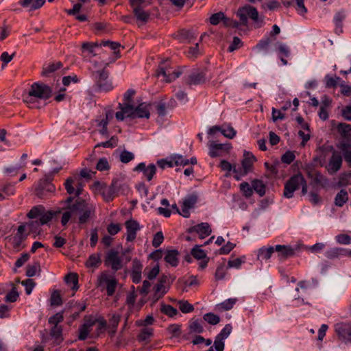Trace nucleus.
Wrapping results in <instances>:
<instances>
[{
  "instance_id": "nucleus-7",
  "label": "nucleus",
  "mask_w": 351,
  "mask_h": 351,
  "mask_svg": "<svg viewBox=\"0 0 351 351\" xmlns=\"http://www.w3.org/2000/svg\"><path fill=\"white\" fill-rule=\"evenodd\" d=\"M95 80L96 90L108 92L112 89V83L108 80V72L104 69L95 71L93 73Z\"/></svg>"
},
{
  "instance_id": "nucleus-59",
  "label": "nucleus",
  "mask_w": 351,
  "mask_h": 351,
  "mask_svg": "<svg viewBox=\"0 0 351 351\" xmlns=\"http://www.w3.org/2000/svg\"><path fill=\"white\" fill-rule=\"evenodd\" d=\"M0 191H1L5 196H10L14 193V185L10 184H0Z\"/></svg>"
},
{
  "instance_id": "nucleus-25",
  "label": "nucleus",
  "mask_w": 351,
  "mask_h": 351,
  "mask_svg": "<svg viewBox=\"0 0 351 351\" xmlns=\"http://www.w3.org/2000/svg\"><path fill=\"white\" fill-rule=\"evenodd\" d=\"M133 13L137 21L146 23L149 19L150 13L145 11L141 6L136 5L133 8Z\"/></svg>"
},
{
  "instance_id": "nucleus-18",
  "label": "nucleus",
  "mask_w": 351,
  "mask_h": 351,
  "mask_svg": "<svg viewBox=\"0 0 351 351\" xmlns=\"http://www.w3.org/2000/svg\"><path fill=\"white\" fill-rule=\"evenodd\" d=\"M189 232H196L199 235V239H203L209 236L212 230L210 226L208 223L204 222L190 228Z\"/></svg>"
},
{
  "instance_id": "nucleus-57",
  "label": "nucleus",
  "mask_w": 351,
  "mask_h": 351,
  "mask_svg": "<svg viewBox=\"0 0 351 351\" xmlns=\"http://www.w3.org/2000/svg\"><path fill=\"white\" fill-rule=\"evenodd\" d=\"M280 3L277 0H268L265 1L262 7L263 9H268L269 10H274L280 7Z\"/></svg>"
},
{
  "instance_id": "nucleus-36",
  "label": "nucleus",
  "mask_w": 351,
  "mask_h": 351,
  "mask_svg": "<svg viewBox=\"0 0 351 351\" xmlns=\"http://www.w3.org/2000/svg\"><path fill=\"white\" fill-rule=\"evenodd\" d=\"M337 130L341 135L344 138H348L351 136V125L341 123L337 125Z\"/></svg>"
},
{
  "instance_id": "nucleus-41",
  "label": "nucleus",
  "mask_w": 351,
  "mask_h": 351,
  "mask_svg": "<svg viewBox=\"0 0 351 351\" xmlns=\"http://www.w3.org/2000/svg\"><path fill=\"white\" fill-rule=\"evenodd\" d=\"M201 246L198 245H195L191 252V255L197 260L203 259L206 256V252L200 249Z\"/></svg>"
},
{
  "instance_id": "nucleus-27",
  "label": "nucleus",
  "mask_w": 351,
  "mask_h": 351,
  "mask_svg": "<svg viewBox=\"0 0 351 351\" xmlns=\"http://www.w3.org/2000/svg\"><path fill=\"white\" fill-rule=\"evenodd\" d=\"M346 255V249L342 247H332L328 250L325 256L329 259H335L343 257Z\"/></svg>"
},
{
  "instance_id": "nucleus-34",
  "label": "nucleus",
  "mask_w": 351,
  "mask_h": 351,
  "mask_svg": "<svg viewBox=\"0 0 351 351\" xmlns=\"http://www.w3.org/2000/svg\"><path fill=\"white\" fill-rule=\"evenodd\" d=\"M62 66L61 62H53L45 67H43L42 75L46 76L51 73H53Z\"/></svg>"
},
{
  "instance_id": "nucleus-32",
  "label": "nucleus",
  "mask_w": 351,
  "mask_h": 351,
  "mask_svg": "<svg viewBox=\"0 0 351 351\" xmlns=\"http://www.w3.org/2000/svg\"><path fill=\"white\" fill-rule=\"evenodd\" d=\"M348 201V193L344 189H341L335 197V204L338 207H342Z\"/></svg>"
},
{
  "instance_id": "nucleus-21",
  "label": "nucleus",
  "mask_w": 351,
  "mask_h": 351,
  "mask_svg": "<svg viewBox=\"0 0 351 351\" xmlns=\"http://www.w3.org/2000/svg\"><path fill=\"white\" fill-rule=\"evenodd\" d=\"M74 180L75 179L73 178H67L64 183V186L66 190V192L69 195H72L75 193V195L78 197L82 194L83 190V184L82 182H77L76 184V189L75 190L74 187L73 186Z\"/></svg>"
},
{
  "instance_id": "nucleus-43",
  "label": "nucleus",
  "mask_w": 351,
  "mask_h": 351,
  "mask_svg": "<svg viewBox=\"0 0 351 351\" xmlns=\"http://www.w3.org/2000/svg\"><path fill=\"white\" fill-rule=\"evenodd\" d=\"M65 310L66 308L63 311L58 312L50 317L48 319L49 324L53 326H59L58 324L64 320L63 313Z\"/></svg>"
},
{
  "instance_id": "nucleus-35",
  "label": "nucleus",
  "mask_w": 351,
  "mask_h": 351,
  "mask_svg": "<svg viewBox=\"0 0 351 351\" xmlns=\"http://www.w3.org/2000/svg\"><path fill=\"white\" fill-rule=\"evenodd\" d=\"M66 284H73L71 289L73 290H77L78 287V276L75 273H71L66 275L64 278Z\"/></svg>"
},
{
  "instance_id": "nucleus-30",
  "label": "nucleus",
  "mask_w": 351,
  "mask_h": 351,
  "mask_svg": "<svg viewBox=\"0 0 351 351\" xmlns=\"http://www.w3.org/2000/svg\"><path fill=\"white\" fill-rule=\"evenodd\" d=\"M275 251V247H261L258 250L257 257L259 260H268Z\"/></svg>"
},
{
  "instance_id": "nucleus-6",
  "label": "nucleus",
  "mask_w": 351,
  "mask_h": 351,
  "mask_svg": "<svg viewBox=\"0 0 351 351\" xmlns=\"http://www.w3.org/2000/svg\"><path fill=\"white\" fill-rule=\"evenodd\" d=\"M27 215L29 219H38L40 223L44 225L52 219L54 213L46 210L43 206H36L33 207Z\"/></svg>"
},
{
  "instance_id": "nucleus-24",
  "label": "nucleus",
  "mask_w": 351,
  "mask_h": 351,
  "mask_svg": "<svg viewBox=\"0 0 351 351\" xmlns=\"http://www.w3.org/2000/svg\"><path fill=\"white\" fill-rule=\"evenodd\" d=\"M178 256L179 252L177 250H169L166 251L164 259L172 267H176L179 263Z\"/></svg>"
},
{
  "instance_id": "nucleus-49",
  "label": "nucleus",
  "mask_w": 351,
  "mask_h": 351,
  "mask_svg": "<svg viewBox=\"0 0 351 351\" xmlns=\"http://www.w3.org/2000/svg\"><path fill=\"white\" fill-rule=\"evenodd\" d=\"M197 201V196L196 195L192 194L187 197H186L183 201L182 205L189 208H192L194 207L195 204Z\"/></svg>"
},
{
  "instance_id": "nucleus-3",
  "label": "nucleus",
  "mask_w": 351,
  "mask_h": 351,
  "mask_svg": "<svg viewBox=\"0 0 351 351\" xmlns=\"http://www.w3.org/2000/svg\"><path fill=\"white\" fill-rule=\"evenodd\" d=\"M73 215H79V223H86L95 214V208L93 204L86 200L77 199L73 204L69 206Z\"/></svg>"
},
{
  "instance_id": "nucleus-61",
  "label": "nucleus",
  "mask_w": 351,
  "mask_h": 351,
  "mask_svg": "<svg viewBox=\"0 0 351 351\" xmlns=\"http://www.w3.org/2000/svg\"><path fill=\"white\" fill-rule=\"evenodd\" d=\"M295 154L291 152H286L281 157V160L283 163L285 164H291L295 160Z\"/></svg>"
},
{
  "instance_id": "nucleus-31",
  "label": "nucleus",
  "mask_w": 351,
  "mask_h": 351,
  "mask_svg": "<svg viewBox=\"0 0 351 351\" xmlns=\"http://www.w3.org/2000/svg\"><path fill=\"white\" fill-rule=\"evenodd\" d=\"M62 326H53L51 328L49 335L55 339L56 342L59 344L62 341Z\"/></svg>"
},
{
  "instance_id": "nucleus-47",
  "label": "nucleus",
  "mask_w": 351,
  "mask_h": 351,
  "mask_svg": "<svg viewBox=\"0 0 351 351\" xmlns=\"http://www.w3.org/2000/svg\"><path fill=\"white\" fill-rule=\"evenodd\" d=\"M134 158V154L128 150H123L119 156L120 161L122 163H128Z\"/></svg>"
},
{
  "instance_id": "nucleus-37",
  "label": "nucleus",
  "mask_w": 351,
  "mask_h": 351,
  "mask_svg": "<svg viewBox=\"0 0 351 351\" xmlns=\"http://www.w3.org/2000/svg\"><path fill=\"white\" fill-rule=\"evenodd\" d=\"M101 263V256L99 254H91L86 263L87 267H96Z\"/></svg>"
},
{
  "instance_id": "nucleus-63",
  "label": "nucleus",
  "mask_w": 351,
  "mask_h": 351,
  "mask_svg": "<svg viewBox=\"0 0 351 351\" xmlns=\"http://www.w3.org/2000/svg\"><path fill=\"white\" fill-rule=\"evenodd\" d=\"M168 290L169 286L158 283H156L153 288L154 292H156V293L160 294L162 297L167 293Z\"/></svg>"
},
{
  "instance_id": "nucleus-2",
  "label": "nucleus",
  "mask_w": 351,
  "mask_h": 351,
  "mask_svg": "<svg viewBox=\"0 0 351 351\" xmlns=\"http://www.w3.org/2000/svg\"><path fill=\"white\" fill-rule=\"evenodd\" d=\"M237 15L240 19V23L226 17L224 14V19L222 21L224 26L237 28L240 25H247L248 23L247 18L251 19L254 22H258V12L254 7L251 5H245L240 8L237 12Z\"/></svg>"
},
{
  "instance_id": "nucleus-5",
  "label": "nucleus",
  "mask_w": 351,
  "mask_h": 351,
  "mask_svg": "<svg viewBox=\"0 0 351 351\" xmlns=\"http://www.w3.org/2000/svg\"><path fill=\"white\" fill-rule=\"evenodd\" d=\"M256 160L252 153L245 151L243 154V159L241 161V167L234 168L235 175L234 178L237 180H240L241 177L246 176L249 172L252 171L254 162Z\"/></svg>"
},
{
  "instance_id": "nucleus-56",
  "label": "nucleus",
  "mask_w": 351,
  "mask_h": 351,
  "mask_svg": "<svg viewBox=\"0 0 351 351\" xmlns=\"http://www.w3.org/2000/svg\"><path fill=\"white\" fill-rule=\"evenodd\" d=\"M237 302L235 298H229L221 302L219 306L224 311H229L232 309Z\"/></svg>"
},
{
  "instance_id": "nucleus-50",
  "label": "nucleus",
  "mask_w": 351,
  "mask_h": 351,
  "mask_svg": "<svg viewBox=\"0 0 351 351\" xmlns=\"http://www.w3.org/2000/svg\"><path fill=\"white\" fill-rule=\"evenodd\" d=\"M153 335V330L151 328H143L138 335L140 341H145Z\"/></svg>"
},
{
  "instance_id": "nucleus-33",
  "label": "nucleus",
  "mask_w": 351,
  "mask_h": 351,
  "mask_svg": "<svg viewBox=\"0 0 351 351\" xmlns=\"http://www.w3.org/2000/svg\"><path fill=\"white\" fill-rule=\"evenodd\" d=\"M252 186L253 190H254L260 197H263L265 194V185L263 181L260 180H254L252 182Z\"/></svg>"
},
{
  "instance_id": "nucleus-45",
  "label": "nucleus",
  "mask_w": 351,
  "mask_h": 351,
  "mask_svg": "<svg viewBox=\"0 0 351 351\" xmlns=\"http://www.w3.org/2000/svg\"><path fill=\"white\" fill-rule=\"evenodd\" d=\"M203 319L204 321L211 325H216L220 322V317L213 313H206L204 315Z\"/></svg>"
},
{
  "instance_id": "nucleus-58",
  "label": "nucleus",
  "mask_w": 351,
  "mask_h": 351,
  "mask_svg": "<svg viewBox=\"0 0 351 351\" xmlns=\"http://www.w3.org/2000/svg\"><path fill=\"white\" fill-rule=\"evenodd\" d=\"M232 327L230 324H226L221 332L217 335L221 339H226L231 333Z\"/></svg>"
},
{
  "instance_id": "nucleus-55",
  "label": "nucleus",
  "mask_w": 351,
  "mask_h": 351,
  "mask_svg": "<svg viewBox=\"0 0 351 351\" xmlns=\"http://www.w3.org/2000/svg\"><path fill=\"white\" fill-rule=\"evenodd\" d=\"M19 294L15 287H13L11 291L5 295V301L8 302H14L17 300Z\"/></svg>"
},
{
  "instance_id": "nucleus-46",
  "label": "nucleus",
  "mask_w": 351,
  "mask_h": 351,
  "mask_svg": "<svg viewBox=\"0 0 351 351\" xmlns=\"http://www.w3.org/2000/svg\"><path fill=\"white\" fill-rule=\"evenodd\" d=\"M178 36L179 39H180L182 41H191L192 39L195 38V34L192 31L182 29L180 31Z\"/></svg>"
},
{
  "instance_id": "nucleus-39",
  "label": "nucleus",
  "mask_w": 351,
  "mask_h": 351,
  "mask_svg": "<svg viewBox=\"0 0 351 351\" xmlns=\"http://www.w3.org/2000/svg\"><path fill=\"white\" fill-rule=\"evenodd\" d=\"M172 162L174 166H186L189 164V160L186 159L182 155L175 154L171 157Z\"/></svg>"
},
{
  "instance_id": "nucleus-51",
  "label": "nucleus",
  "mask_w": 351,
  "mask_h": 351,
  "mask_svg": "<svg viewBox=\"0 0 351 351\" xmlns=\"http://www.w3.org/2000/svg\"><path fill=\"white\" fill-rule=\"evenodd\" d=\"M240 190L243 192L244 196L247 198L250 197L253 193L252 186H250L249 183L245 182H242L240 184Z\"/></svg>"
},
{
  "instance_id": "nucleus-15",
  "label": "nucleus",
  "mask_w": 351,
  "mask_h": 351,
  "mask_svg": "<svg viewBox=\"0 0 351 351\" xmlns=\"http://www.w3.org/2000/svg\"><path fill=\"white\" fill-rule=\"evenodd\" d=\"M134 171L142 172L146 180L151 181L156 174V167L154 164H149L146 166L145 162H141L135 167Z\"/></svg>"
},
{
  "instance_id": "nucleus-53",
  "label": "nucleus",
  "mask_w": 351,
  "mask_h": 351,
  "mask_svg": "<svg viewBox=\"0 0 351 351\" xmlns=\"http://www.w3.org/2000/svg\"><path fill=\"white\" fill-rule=\"evenodd\" d=\"M224 14H225L222 12H219L212 14L209 19L210 24L217 25L221 21L222 22L223 19H224Z\"/></svg>"
},
{
  "instance_id": "nucleus-13",
  "label": "nucleus",
  "mask_w": 351,
  "mask_h": 351,
  "mask_svg": "<svg viewBox=\"0 0 351 351\" xmlns=\"http://www.w3.org/2000/svg\"><path fill=\"white\" fill-rule=\"evenodd\" d=\"M206 80V71H195L191 73L184 80L185 84L191 86L204 84Z\"/></svg>"
},
{
  "instance_id": "nucleus-11",
  "label": "nucleus",
  "mask_w": 351,
  "mask_h": 351,
  "mask_svg": "<svg viewBox=\"0 0 351 351\" xmlns=\"http://www.w3.org/2000/svg\"><path fill=\"white\" fill-rule=\"evenodd\" d=\"M335 330L341 340L351 343V324L337 323L335 325Z\"/></svg>"
},
{
  "instance_id": "nucleus-9",
  "label": "nucleus",
  "mask_w": 351,
  "mask_h": 351,
  "mask_svg": "<svg viewBox=\"0 0 351 351\" xmlns=\"http://www.w3.org/2000/svg\"><path fill=\"white\" fill-rule=\"evenodd\" d=\"M167 60L160 63L158 66L156 75L163 77V80L166 82H171L179 77L182 73L180 71H173L170 65L167 64Z\"/></svg>"
},
{
  "instance_id": "nucleus-62",
  "label": "nucleus",
  "mask_w": 351,
  "mask_h": 351,
  "mask_svg": "<svg viewBox=\"0 0 351 351\" xmlns=\"http://www.w3.org/2000/svg\"><path fill=\"white\" fill-rule=\"evenodd\" d=\"M96 169L98 171H102L110 169L108 160L106 158H101L97 163Z\"/></svg>"
},
{
  "instance_id": "nucleus-44",
  "label": "nucleus",
  "mask_w": 351,
  "mask_h": 351,
  "mask_svg": "<svg viewBox=\"0 0 351 351\" xmlns=\"http://www.w3.org/2000/svg\"><path fill=\"white\" fill-rule=\"evenodd\" d=\"M179 309L183 313H189L194 310V307L187 300H180L178 301Z\"/></svg>"
},
{
  "instance_id": "nucleus-17",
  "label": "nucleus",
  "mask_w": 351,
  "mask_h": 351,
  "mask_svg": "<svg viewBox=\"0 0 351 351\" xmlns=\"http://www.w3.org/2000/svg\"><path fill=\"white\" fill-rule=\"evenodd\" d=\"M126 240L127 241H133L136 237V232L141 229L139 223L134 219L128 220L125 223Z\"/></svg>"
},
{
  "instance_id": "nucleus-54",
  "label": "nucleus",
  "mask_w": 351,
  "mask_h": 351,
  "mask_svg": "<svg viewBox=\"0 0 351 351\" xmlns=\"http://www.w3.org/2000/svg\"><path fill=\"white\" fill-rule=\"evenodd\" d=\"M62 300L60 294L58 290H55L51 295V304L52 306H60Z\"/></svg>"
},
{
  "instance_id": "nucleus-1",
  "label": "nucleus",
  "mask_w": 351,
  "mask_h": 351,
  "mask_svg": "<svg viewBox=\"0 0 351 351\" xmlns=\"http://www.w3.org/2000/svg\"><path fill=\"white\" fill-rule=\"evenodd\" d=\"M51 88L43 84L35 82L27 93L23 95V101L31 108H40V101L47 100L51 96Z\"/></svg>"
},
{
  "instance_id": "nucleus-4",
  "label": "nucleus",
  "mask_w": 351,
  "mask_h": 351,
  "mask_svg": "<svg viewBox=\"0 0 351 351\" xmlns=\"http://www.w3.org/2000/svg\"><path fill=\"white\" fill-rule=\"evenodd\" d=\"M300 186H302V194L307 193V183L304 176L301 173H298L291 176L285 184L283 195L286 198H291L293 193Z\"/></svg>"
},
{
  "instance_id": "nucleus-16",
  "label": "nucleus",
  "mask_w": 351,
  "mask_h": 351,
  "mask_svg": "<svg viewBox=\"0 0 351 351\" xmlns=\"http://www.w3.org/2000/svg\"><path fill=\"white\" fill-rule=\"evenodd\" d=\"M143 267V264L139 259L135 258L132 260L131 278L135 284H138L141 281Z\"/></svg>"
},
{
  "instance_id": "nucleus-40",
  "label": "nucleus",
  "mask_w": 351,
  "mask_h": 351,
  "mask_svg": "<svg viewBox=\"0 0 351 351\" xmlns=\"http://www.w3.org/2000/svg\"><path fill=\"white\" fill-rule=\"evenodd\" d=\"M37 271H40V263L35 262L33 265H28L26 268V276L33 277L36 276Z\"/></svg>"
},
{
  "instance_id": "nucleus-52",
  "label": "nucleus",
  "mask_w": 351,
  "mask_h": 351,
  "mask_svg": "<svg viewBox=\"0 0 351 351\" xmlns=\"http://www.w3.org/2000/svg\"><path fill=\"white\" fill-rule=\"evenodd\" d=\"M346 15L343 12H337L334 18V21L337 27V30H339L340 32H342V21L345 19Z\"/></svg>"
},
{
  "instance_id": "nucleus-26",
  "label": "nucleus",
  "mask_w": 351,
  "mask_h": 351,
  "mask_svg": "<svg viewBox=\"0 0 351 351\" xmlns=\"http://www.w3.org/2000/svg\"><path fill=\"white\" fill-rule=\"evenodd\" d=\"M203 321L198 319H191L188 325V328L190 333H202L204 331V326L202 325Z\"/></svg>"
},
{
  "instance_id": "nucleus-19",
  "label": "nucleus",
  "mask_w": 351,
  "mask_h": 351,
  "mask_svg": "<svg viewBox=\"0 0 351 351\" xmlns=\"http://www.w3.org/2000/svg\"><path fill=\"white\" fill-rule=\"evenodd\" d=\"M230 149L229 144L211 143L209 145V155L212 158L222 156L225 151Z\"/></svg>"
},
{
  "instance_id": "nucleus-12",
  "label": "nucleus",
  "mask_w": 351,
  "mask_h": 351,
  "mask_svg": "<svg viewBox=\"0 0 351 351\" xmlns=\"http://www.w3.org/2000/svg\"><path fill=\"white\" fill-rule=\"evenodd\" d=\"M55 186L48 178L41 180L36 188V195L39 198H45L48 194L53 193Z\"/></svg>"
},
{
  "instance_id": "nucleus-48",
  "label": "nucleus",
  "mask_w": 351,
  "mask_h": 351,
  "mask_svg": "<svg viewBox=\"0 0 351 351\" xmlns=\"http://www.w3.org/2000/svg\"><path fill=\"white\" fill-rule=\"evenodd\" d=\"M32 221L27 223V226L29 228V232L37 233L40 232V227L42 226L38 219H32Z\"/></svg>"
},
{
  "instance_id": "nucleus-22",
  "label": "nucleus",
  "mask_w": 351,
  "mask_h": 351,
  "mask_svg": "<svg viewBox=\"0 0 351 351\" xmlns=\"http://www.w3.org/2000/svg\"><path fill=\"white\" fill-rule=\"evenodd\" d=\"M104 281L106 283V291L108 296L114 294L117 286V280L114 278H110L106 273H103L99 277V281Z\"/></svg>"
},
{
  "instance_id": "nucleus-28",
  "label": "nucleus",
  "mask_w": 351,
  "mask_h": 351,
  "mask_svg": "<svg viewBox=\"0 0 351 351\" xmlns=\"http://www.w3.org/2000/svg\"><path fill=\"white\" fill-rule=\"evenodd\" d=\"M150 116L149 111L145 104H141L136 107H134V119L135 118H147Z\"/></svg>"
},
{
  "instance_id": "nucleus-20",
  "label": "nucleus",
  "mask_w": 351,
  "mask_h": 351,
  "mask_svg": "<svg viewBox=\"0 0 351 351\" xmlns=\"http://www.w3.org/2000/svg\"><path fill=\"white\" fill-rule=\"evenodd\" d=\"M275 252L278 254L280 260L284 261L295 254V250L290 245H276Z\"/></svg>"
},
{
  "instance_id": "nucleus-29",
  "label": "nucleus",
  "mask_w": 351,
  "mask_h": 351,
  "mask_svg": "<svg viewBox=\"0 0 351 351\" xmlns=\"http://www.w3.org/2000/svg\"><path fill=\"white\" fill-rule=\"evenodd\" d=\"M312 181L318 185L325 187L328 184V179L319 171H315L311 174Z\"/></svg>"
},
{
  "instance_id": "nucleus-42",
  "label": "nucleus",
  "mask_w": 351,
  "mask_h": 351,
  "mask_svg": "<svg viewBox=\"0 0 351 351\" xmlns=\"http://www.w3.org/2000/svg\"><path fill=\"white\" fill-rule=\"evenodd\" d=\"M227 269L228 268L226 267L224 261L221 264L218 265L215 274V279L217 280H223L226 274Z\"/></svg>"
},
{
  "instance_id": "nucleus-38",
  "label": "nucleus",
  "mask_w": 351,
  "mask_h": 351,
  "mask_svg": "<svg viewBox=\"0 0 351 351\" xmlns=\"http://www.w3.org/2000/svg\"><path fill=\"white\" fill-rule=\"evenodd\" d=\"M160 311L170 317H173L178 314L177 309L169 304H162Z\"/></svg>"
},
{
  "instance_id": "nucleus-10",
  "label": "nucleus",
  "mask_w": 351,
  "mask_h": 351,
  "mask_svg": "<svg viewBox=\"0 0 351 351\" xmlns=\"http://www.w3.org/2000/svg\"><path fill=\"white\" fill-rule=\"evenodd\" d=\"M118 108L120 111L115 113L118 121H123L125 117L134 119V106L130 103H119Z\"/></svg>"
},
{
  "instance_id": "nucleus-64",
  "label": "nucleus",
  "mask_w": 351,
  "mask_h": 351,
  "mask_svg": "<svg viewBox=\"0 0 351 351\" xmlns=\"http://www.w3.org/2000/svg\"><path fill=\"white\" fill-rule=\"evenodd\" d=\"M21 284L25 287V293L27 295L31 294L34 287L36 285V283L34 282L32 279H27L21 282Z\"/></svg>"
},
{
  "instance_id": "nucleus-8",
  "label": "nucleus",
  "mask_w": 351,
  "mask_h": 351,
  "mask_svg": "<svg viewBox=\"0 0 351 351\" xmlns=\"http://www.w3.org/2000/svg\"><path fill=\"white\" fill-rule=\"evenodd\" d=\"M104 264L114 272L121 269L123 267V260L120 257L119 252L114 249H111L107 252Z\"/></svg>"
},
{
  "instance_id": "nucleus-14",
  "label": "nucleus",
  "mask_w": 351,
  "mask_h": 351,
  "mask_svg": "<svg viewBox=\"0 0 351 351\" xmlns=\"http://www.w3.org/2000/svg\"><path fill=\"white\" fill-rule=\"evenodd\" d=\"M342 156L337 152H334L329 160L326 169L330 175L336 173L341 167Z\"/></svg>"
},
{
  "instance_id": "nucleus-60",
  "label": "nucleus",
  "mask_w": 351,
  "mask_h": 351,
  "mask_svg": "<svg viewBox=\"0 0 351 351\" xmlns=\"http://www.w3.org/2000/svg\"><path fill=\"white\" fill-rule=\"evenodd\" d=\"M220 132L225 137L228 138L230 139L233 138L236 136L237 133L234 129L231 126H228L227 128H221Z\"/></svg>"
},
{
  "instance_id": "nucleus-23",
  "label": "nucleus",
  "mask_w": 351,
  "mask_h": 351,
  "mask_svg": "<svg viewBox=\"0 0 351 351\" xmlns=\"http://www.w3.org/2000/svg\"><path fill=\"white\" fill-rule=\"evenodd\" d=\"M304 1L305 0L282 1V4L286 8L295 5L297 12L299 14L304 16L307 12V8L304 5Z\"/></svg>"
}]
</instances>
